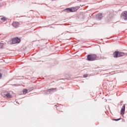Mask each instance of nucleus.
I'll list each match as a JSON object with an SVG mask.
<instances>
[{"label": "nucleus", "mask_w": 127, "mask_h": 127, "mask_svg": "<svg viewBox=\"0 0 127 127\" xmlns=\"http://www.w3.org/2000/svg\"><path fill=\"white\" fill-rule=\"evenodd\" d=\"M56 91H57V88L49 89L47 90V94H52V93H54Z\"/></svg>", "instance_id": "obj_3"}, {"label": "nucleus", "mask_w": 127, "mask_h": 127, "mask_svg": "<svg viewBox=\"0 0 127 127\" xmlns=\"http://www.w3.org/2000/svg\"><path fill=\"white\" fill-rule=\"evenodd\" d=\"M122 15L123 16L124 19H125V20H127V11H125L124 12H123L122 13Z\"/></svg>", "instance_id": "obj_6"}, {"label": "nucleus", "mask_w": 127, "mask_h": 127, "mask_svg": "<svg viewBox=\"0 0 127 127\" xmlns=\"http://www.w3.org/2000/svg\"><path fill=\"white\" fill-rule=\"evenodd\" d=\"M2 76V74H1V73H0V79H1Z\"/></svg>", "instance_id": "obj_18"}, {"label": "nucleus", "mask_w": 127, "mask_h": 127, "mask_svg": "<svg viewBox=\"0 0 127 127\" xmlns=\"http://www.w3.org/2000/svg\"><path fill=\"white\" fill-rule=\"evenodd\" d=\"M12 26L15 27V28H17V27H19V23L18 22H13L12 23Z\"/></svg>", "instance_id": "obj_4"}, {"label": "nucleus", "mask_w": 127, "mask_h": 127, "mask_svg": "<svg viewBox=\"0 0 127 127\" xmlns=\"http://www.w3.org/2000/svg\"><path fill=\"white\" fill-rule=\"evenodd\" d=\"M113 56L115 58H118V57H119V52H115L113 53Z\"/></svg>", "instance_id": "obj_11"}, {"label": "nucleus", "mask_w": 127, "mask_h": 127, "mask_svg": "<svg viewBox=\"0 0 127 127\" xmlns=\"http://www.w3.org/2000/svg\"><path fill=\"white\" fill-rule=\"evenodd\" d=\"M72 10V12H74L75 11H77V10H78V9L76 7H73L72 8H71Z\"/></svg>", "instance_id": "obj_13"}, {"label": "nucleus", "mask_w": 127, "mask_h": 127, "mask_svg": "<svg viewBox=\"0 0 127 127\" xmlns=\"http://www.w3.org/2000/svg\"><path fill=\"white\" fill-rule=\"evenodd\" d=\"M3 97H4V98H7V99H11L12 96L10 93H7L5 95H3Z\"/></svg>", "instance_id": "obj_8"}, {"label": "nucleus", "mask_w": 127, "mask_h": 127, "mask_svg": "<svg viewBox=\"0 0 127 127\" xmlns=\"http://www.w3.org/2000/svg\"><path fill=\"white\" fill-rule=\"evenodd\" d=\"M88 61H95V60H99V58L97 57L96 55H87Z\"/></svg>", "instance_id": "obj_1"}, {"label": "nucleus", "mask_w": 127, "mask_h": 127, "mask_svg": "<svg viewBox=\"0 0 127 127\" xmlns=\"http://www.w3.org/2000/svg\"><path fill=\"white\" fill-rule=\"evenodd\" d=\"M126 111V105H124L121 109V114L122 115H124L125 114V112Z\"/></svg>", "instance_id": "obj_5"}, {"label": "nucleus", "mask_w": 127, "mask_h": 127, "mask_svg": "<svg viewBox=\"0 0 127 127\" xmlns=\"http://www.w3.org/2000/svg\"><path fill=\"white\" fill-rule=\"evenodd\" d=\"M64 11H66V12H73L72 8H66L64 9Z\"/></svg>", "instance_id": "obj_10"}, {"label": "nucleus", "mask_w": 127, "mask_h": 127, "mask_svg": "<svg viewBox=\"0 0 127 127\" xmlns=\"http://www.w3.org/2000/svg\"><path fill=\"white\" fill-rule=\"evenodd\" d=\"M120 120H122V118H119L118 119H114V121H120Z\"/></svg>", "instance_id": "obj_17"}, {"label": "nucleus", "mask_w": 127, "mask_h": 127, "mask_svg": "<svg viewBox=\"0 0 127 127\" xmlns=\"http://www.w3.org/2000/svg\"><path fill=\"white\" fill-rule=\"evenodd\" d=\"M0 19L2 20V21H6L7 20V18L5 17V16H0Z\"/></svg>", "instance_id": "obj_9"}, {"label": "nucleus", "mask_w": 127, "mask_h": 127, "mask_svg": "<svg viewBox=\"0 0 127 127\" xmlns=\"http://www.w3.org/2000/svg\"><path fill=\"white\" fill-rule=\"evenodd\" d=\"M84 78H87V77H88V74H85L83 75Z\"/></svg>", "instance_id": "obj_16"}, {"label": "nucleus", "mask_w": 127, "mask_h": 127, "mask_svg": "<svg viewBox=\"0 0 127 127\" xmlns=\"http://www.w3.org/2000/svg\"><path fill=\"white\" fill-rule=\"evenodd\" d=\"M96 18H97V19L98 20H101V19H102L103 18V14L99 13V14H97L96 15Z\"/></svg>", "instance_id": "obj_7"}, {"label": "nucleus", "mask_w": 127, "mask_h": 127, "mask_svg": "<svg viewBox=\"0 0 127 127\" xmlns=\"http://www.w3.org/2000/svg\"><path fill=\"white\" fill-rule=\"evenodd\" d=\"M125 56V54L122 52H118V57H122Z\"/></svg>", "instance_id": "obj_12"}, {"label": "nucleus", "mask_w": 127, "mask_h": 127, "mask_svg": "<svg viewBox=\"0 0 127 127\" xmlns=\"http://www.w3.org/2000/svg\"><path fill=\"white\" fill-rule=\"evenodd\" d=\"M20 42V39L18 38H14L12 39V44H16V43H19Z\"/></svg>", "instance_id": "obj_2"}, {"label": "nucleus", "mask_w": 127, "mask_h": 127, "mask_svg": "<svg viewBox=\"0 0 127 127\" xmlns=\"http://www.w3.org/2000/svg\"><path fill=\"white\" fill-rule=\"evenodd\" d=\"M27 91H28L27 89H23V94H26V93H27Z\"/></svg>", "instance_id": "obj_15"}, {"label": "nucleus", "mask_w": 127, "mask_h": 127, "mask_svg": "<svg viewBox=\"0 0 127 127\" xmlns=\"http://www.w3.org/2000/svg\"><path fill=\"white\" fill-rule=\"evenodd\" d=\"M4 44L3 43H0V49L1 48H3V46Z\"/></svg>", "instance_id": "obj_14"}]
</instances>
